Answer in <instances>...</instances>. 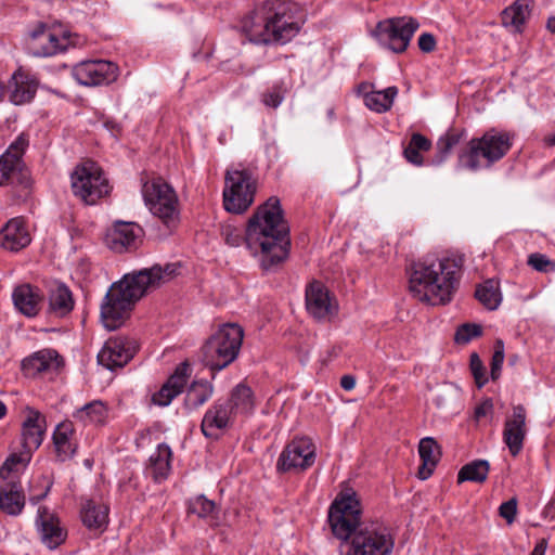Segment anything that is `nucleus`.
Wrapping results in <instances>:
<instances>
[{
    "label": "nucleus",
    "mask_w": 555,
    "mask_h": 555,
    "mask_svg": "<svg viewBox=\"0 0 555 555\" xmlns=\"http://www.w3.org/2000/svg\"><path fill=\"white\" fill-rule=\"evenodd\" d=\"M221 235L231 247L240 246L244 240L253 254L259 249L260 266L267 271L283 262L289 254V227L276 196L269 197L257 208L247 222L244 237L241 230L231 224L221 227Z\"/></svg>",
    "instance_id": "nucleus-1"
},
{
    "label": "nucleus",
    "mask_w": 555,
    "mask_h": 555,
    "mask_svg": "<svg viewBox=\"0 0 555 555\" xmlns=\"http://www.w3.org/2000/svg\"><path fill=\"white\" fill-rule=\"evenodd\" d=\"M179 263L154 264L139 271L125 274L115 282L101 305V319L104 326L114 331L129 318L137 301L145 294L158 288L178 274Z\"/></svg>",
    "instance_id": "nucleus-2"
},
{
    "label": "nucleus",
    "mask_w": 555,
    "mask_h": 555,
    "mask_svg": "<svg viewBox=\"0 0 555 555\" xmlns=\"http://www.w3.org/2000/svg\"><path fill=\"white\" fill-rule=\"evenodd\" d=\"M297 11L292 1L266 0L242 18L241 30L254 43H286L300 30Z\"/></svg>",
    "instance_id": "nucleus-3"
},
{
    "label": "nucleus",
    "mask_w": 555,
    "mask_h": 555,
    "mask_svg": "<svg viewBox=\"0 0 555 555\" xmlns=\"http://www.w3.org/2000/svg\"><path fill=\"white\" fill-rule=\"evenodd\" d=\"M463 264L462 255L413 263L410 274L411 293L420 301L433 306L450 302L457 289Z\"/></svg>",
    "instance_id": "nucleus-4"
},
{
    "label": "nucleus",
    "mask_w": 555,
    "mask_h": 555,
    "mask_svg": "<svg viewBox=\"0 0 555 555\" xmlns=\"http://www.w3.org/2000/svg\"><path fill=\"white\" fill-rule=\"evenodd\" d=\"M513 140L514 133L491 128L480 138L472 139L467 147L460 153L459 159L470 170L490 168L508 153Z\"/></svg>",
    "instance_id": "nucleus-5"
},
{
    "label": "nucleus",
    "mask_w": 555,
    "mask_h": 555,
    "mask_svg": "<svg viewBox=\"0 0 555 555\" xmlns=\"http://www.w3.org/2000/svg\"><path fill=\"white\" fill-rule=\"evenodd\" d=\"M243 330L236 324L221 326L203 346V361L211 371H220L232 363L241 349Z\"/></svg>",
    "instance_id": "nucleus-6"
},
{
    "label": "nucleus",
    "mask_w": 555,
    "mask_h": 555,
    "mask_svg": "<svg viewBox=\"0 0 555 555\" xmlns=\"http://www.w3.org/2000/svg\"><path fill=\"white\" fill-rule=\"evenodd\" d=\"M142 194L150 211L169 229L179 223V201L175 190L160 177L143 183Z\"/></svg>",
    "instance_id": "nucleus-7"
},
{
    "label": "nucleus",
    "mask_w": 555,
    "mask_h": 555,
    "mask_svg": "<svg viewBox=\"0 0 555 555\" xmlns=\"http://www.w3.org/2000/svg\"><path fill=\"white\" fill-rule=\"evenodd\" d=\"M395 538L378 520L364 521L350 541L346 555H391Z\"/></svg>",
    "instance_id": "nucleus-8"
},
{
    "label": "nucleus",
    "mask_w": 555,
    "mask_h": 555,
    "mask_svg": "<svg viewBox=\"0 0 555 555\" xmlns=\"http://www.w3.org/2000/svg\"><path fill=\"white\" fill-rule=\"evenodd\" d=\"M328 522L333 534L343 541H350L364 521L361 520L360 503L356 493H340L328 511Z\"/></svg>",
    "instance_id": "nucleus-9"
},
{
    "label": "nucleus",
    "mask_w": 555,
    "mask_h": 555,
    "mask_svg": "<svg viewBox=\"0 0 555 555\" xmlns=\"http://www.w3.org/2000/svg\"><path fill=\"white\" fill-rule=\"evenodd\" d=\"M73 194L87 205H94L109 193L102 169L91 160L77 165L70 175Z\"/></svg>",
    "instance_id": "nucleus-10"
},
{
    "label": "nucleus",
    "mask_w": 555,
    "mask_h": 555,
    "mask_svg": "<svg viewBox=\"0 0 555 555\" xmlns=\"http://www.w3.org/2000/svg\"><path fill=\"white\" fill-rule=\"evenodd\" d=\"M223 205L227 211L242 214L254 203L256 183L247 169H229L225 172Z\"/></svg>",
    "instance_id": "nucleus-11"
},
{
    "label": "nucleus",
    "mask_w": 555,
    "mask_h": 555,
    "mask_svg": "<svg viewBox=\"0 0 555 555\" xmlns=\"http://www.w3.org/2000/svg\"><path fill=\"white\" fill-rule=\"evenodd\" d=\"M418 27L420 23L413 17H392L378 22L373 36L382 46L396 53H402Z\"/></svg>",
    "instance_id": "nucleus-12"
},
{
    "label": "nucleus",
    "mask_w": 555,
    "mask_h": 555,
    "mask_svg": "<svg viewBox=\"0 0 555 555\" xmlns=\"http://www.w3.org/2000/svg\"><path fill=\"white\" fill-rule=\"evenodd\" d=\"M315 460V448L307 438L294 439L282 451L278 460L279 472L305 470Z\"/></svg>",
    "instance_id": "nucleus-13"
},
{
    "label": "nucleus",
    "mask_w": 555,
    "mask_h": 555,
    "mask_svg": "<svg viewBox=\"0 0 555 555\" xmlns=\"http://www.w3.org/2000/svg\"><path fill=\"white\" fill-rule=\"evenodd\" d=\"M116 64L98 60L81 62L74 67L75 79L83 86L108 85L116 80L118 74Z\"/></svg>",
    "instance_id": "nucleus-14"
},
{
    "label": "nucleus",
    "mask_w": 555,
    "mask_h": 555,
    "mask_svg": "<svg viewBox=\"0 0 555 555\" xmlns=\"http://www.w3.org/2000/svg\"><path fill=\"white\" fill-rule=\"evenodd\" d=\"M139 345L134 339L127 337L109 338L98 354L100 364L108 370L122 367L138 351Z\"/></svg>",
    "instance_id": "nucleus-15"
},
{
    "label": "nucleus",
    "mask_w": 555,
    "mask_h": 555,
    "mask_svg": "<svg viewBox=\"0 0 555 555\" xmlns=\"http://www.w3.org/2000/svg\"><path fill=\"white\" fill-rule=\"evenodd\" d=\"M526 421V408L517 404L512 408V413L504 422L503 441L513 456H517L522 450L524 440L527 435Z\"/></svg>",
    "instance_id": "nucleus-16"
},
{
    "label": "nucleus",
    "mask_w": 555,
    "mask_h": 555,
    "mask_svg": "<svg viewBox=\"0 0 555 555\" xmlns=\"http://www.w3.org/2000/svg\"><path fill=\"white\" fill-rule=\"evenodd\" d=\"M142 228L135 222L117 221L107 232L106 245L114 251L122 253L137 246Z\"/></svg>",
    "instance_id": "nucleus-17"
},
{
    "label": "nucleus",
    "mask_w": 555,
    "mask_h": 555,
    "mask_svg": "<svg viewBox=\"0 0 555 555\" xmlns=\"http://www.w3.org/2000/svg\"><path fill=\"white\" fill-rule=\"evenodd\" d=\"M190 372L191 367L186 361L180 363L162 388L152 396V402L159 406H167L182 392L190 376Z\"/></svg>",
    "instance_id": "nucleus-18"
},
{
    "label": "nucleus",
    "mask_w": 555,
    "mask_h": 555,
    "mask_svg": "<svg viewBox=\"0 0 555 555\" xmlns=\"http://www.w3.org/2000/svg\"><path fill=\"white\" fill-rule=\"evenodd\" d=\"M25 411L27 416L23 422L22 440L23 448L25 451H27L28 454H30L42 443L43 435L47 428V421L39 411L30 406H27Z\"/></svg>",
    "instance_id": "nucleus-19"
},
{
    "label": "nucleus",
    "mask_w": 555,
    "mask_h": 555,
    "mask_svg": "<svg viewBox=\"0 0 555 555\" xmlns=\"http://www.w3.org/2000/svg\"><path fill=\"white\" fill-rule=\"evenodd\" d=\"M66 38L57 37L41 24L31 33L29 49L35 56H52L66 50Z\"/></svg>",
    "instance_id": "nucleus-20"
},
{
    "label": "nucleus",
    "mask_w": 555,
    "mask_h": 555,
    "mask_svg": "<svg viewBox=\"0 0 555 555\" xmlns=\"http://www.w3.org/2000/svg\"><path fill=\"white\" fill-rule=\"evenodd\" d=\"M232 410L225 402H215L205 413L201 430L206 438L218 439L219 433L231 424Z\"/></svg>",
    "instance_id": "nucleus-21"
},
{
    "label": "nucleus",
    "mask_w": 555,
    "mask_h": 555,
    "mask_svg": "<svg viewBox=\"0 0 555 555\" xmlns=\"http://www.w3.org/2000/svg\"><path fill=\"white\" fill-rule=\"evenodd\" d=\"M306 307L308 312L315 319H325L333 313L334 306L330 292L319 281L310 283L306 289Z\"/></svg>",
    "instance_id": "nucleus-22"
},
{
    "label": "nucleus",
    "mask_w": 555,
    "mask_h": 555,
    "mask_svg": "<svg viewBox=\"0 0 555 555\" xmlns=\"http://www.w3.org/2000/svg\"><path fill=\"white\" fill-rule=\"evenodd\" d=\"M1 246L9 251H20L30 242V233L25 220L21 217L13 218L0 231Z\"/></svg>",
    "instance_id": "nucleus-23"
},
{
    "label": "nucleus",
    "mask_w": 555,
    "mask_h": 555,
    "mask_svg": "<svg viewBox=\"0 0 555 555\" xmlns=\"http://www.w3.org/2000/svg\"><path fill=\"white\" fill-rule=\"evenodd\" d=\"M62 365V358L54 349H42L22 361V371L27 377L59 369Z\"/></svg>",
    "instance_id": "nucleus-24"
},
{
    "label": "nucleus",
    "mask_w": 555,
    "mask_h": 555,
    "mask_svg": "<svg viewBox=\"0 0 555 555\" xmlns=\"http://www.w3.org/2000/svg\"><path fill=\"white\" fill-rule=\"evenodd\" d=\"M38 87V80L20 67L13 73L10 79V88H12L10 94L11 103L25 104L30 102L37 92Z\"/></svg>",
    "instance_id": "nucleus-25"
},
{
    "label": "nucleus",
    "mask_w": 555,
    "mask_h": 555,
    "mask_svg": "<svg viewBox=\"0 0 555 555\" xmlns=\"http://www.w3.org/2000/svg\"><path fill=\"white\" fill-rule=\"evenodd\" d=\"M12 298L16 309L24 315L31 318L39 313L43 295L36 286L22 284L14 288Z\"/></svg>",
    "instance_id": "nucleus-26"
},
{
    "label": "nucleus",
    "mask_w": 555,
    "mask_h": 555,
    "mask_svg": "<svg viewBox=\"0 0 555 555\" xmlns=\"http://www.w3.org/2000/svg\"><path fill=\"white\" fill-rule=\"evenodd\" d=\"M38 525L42 542L50 548H55L65 541L66 533L60 526L59 519L48 513L46 507L38 511Z\"/></svg>",
    "instance_id": "nucleus-27"
},
{
    "label": "nucleus",
    "mask_w": 555,
    "mask_h": 555,
    "mask_svg": "<svg viewBox=\"0 0 555 555\" xmlns=\"http://www.w3.org/2000/svg\"><path fill=\"white\" fill-rule=\"evenodd\" d=\"M74 426L69 421L59 424L53 433V443L56 456L61 462L70 459L76 452V444L72 442Z\"/></svg>",
    "instance_id": "nucleus-28"
},
{
    "label": "nucleus",
    "mask_w": 555,
    "mask_h": 555,
    "mask_svg": "<svg viewBox=\"0 0 555 555\" xmlns=\"http://www.w3.org/2000/svg\"><path fill=\"white\" fill-rule=\"evenodd\" d=\"M75 300L70 289L65 284H56L49 292V312L63 318L72 312Z\"/></svg>",
    "instance_id": "nucleus-29"
},
{
    "label": "nucleus",
    "mask_w": 555,
    "mask_h": 555,
    "mask_svg": "<svg viewBox=\"0 0 555 555\" xmlns=\"http://www.w3.org/2000/svg\"><path fill=\"white\" fill-rule=\"evenodd\" d=\"M25 505V496L21 485L10 481L0 489V509L4 513L16 516Z\"/></svg>",
    "instance_id": "nucleus-30"
},
{
    "label": "nucleus",
    "mask_w": 555,
    "mask_h": 555,
    "mask_svg": "<svg viewBox=\"0 0 555 555\" xmlns=\"http://www.w3.org/2000/svg\"><path fill=\"white\" fill-rule=\"evenodd\" d=\"M531 2V0H515L509 7L503 10L501 14L502 25L520 31L522 25L530 16Z\"/></svg>",
    "instance_id": "nucleus-31"
},
{
    "label": "nucleus",
    "mask_w": 555,
    "mask_h": 555,
    "mask_svg": "<svg viewBox=\"0 0 555 555\" xmlns=\"http://www.w3.org/2000/svg\"><path fill=\"white\" fill-rule=\"evenodd\" d=\"M214 393V385L206 379L193 380L186 390L184 406L196 410L205 404Z\"/></svg>",
    "instance_id": "nucleus-32"
},
{
    "label": "nucleus",
    "mask_w": 555,
    "mask_h": 555,
    "mask_svg": "<svg viewBox=\"0 0 555 555\" xmlns=\"http://www.w3.org/2000/svg\"><path fill=\"white\" fill-rule=\"evenodd\" d=\"M357 94L362 99L364 104H383L384 102L391 104L398 94L397 87H389L383 91H376L371 82H361L356 88Z\"/></svg>",
    "instance_id": "nucleus-33"
},
{
    "label": "nucleus",
    "mask_w": 555,
    "mask_h": 555,
    "mask_svg": "<svg viewBox=\"0 0 555 555\" xmlns=\"http://www.w3.org/2000/svg\"><path fill=\"white\" fill-rule=\"evenodd\" d=\"M171 455V449L165 443L159 444L156 452L151 455L149 472L155 481L167 478L170 470Z\"/></svg>",
    "instance_id": "nucleus-34"
},
{
    "label": "nucleus",
    "mask_w": 555,
    "mask_h": 555,
    "mask_svg": "<svg viewBox=\"0 0 555 555\" xmlns=\"http://www.w3.org/2000/svg\"><path fill=\"white\" fill-rule=\"evenodd\" d=\"M232 413L248 414L255 408L254 393L250 387L245 384H238L231 392L229 402Z\"/></svg>",
    "instance_id": "nucleus-35"
},
{
    "label": "nucleus",
    "mask_w": 555,
    "mask_h": 555,
    "mask_svg": "<svg viewBox=\"0 0 555 555\" xmlns=\"http://www.w3.org/2000/svg\"><path fill=\"white\" fill-rule=\"evenodd\" d=\"M108 507L88 500L81 508L82 522L90 529H100L107 524Z\"/></svg>",
    "instance_id": "nucleus-36"
},
{
    "label": "nucleus",
    "mask_w": 555,
    "mask_h": 555,
    "mask_svg": "<svg viewBox=\"0 0 555 555\" xmlns=\"http://www.w3.org/2000/svg\"><path fill=\"white\" fill-rule=\"evenodd\" d=\"M490 470L489 462L486 460H475L465 464L457 474V482L473 481L482 483L487 480Z\"/></svg>",
    "instance_id": "nucleus-37"
},
{
    "label": "nucleus",
    "mask_w": 555,
    "mask_h": 555,
    "mask_svg": "<svg viewBox=\"0 0 555 555\" xmlns=\"http://www.w3.org/2000/svg\"><path fill=\"white\" fill-rule=\"evenodd\" d=\"M107 416V409L100 400H94L78 409L74 417L85 424H102Z\"/></svg>",
    "instance_id": "nucleus-38"
},
{
    "label": "nucleus",
    "mask_w": 555,
    "mask_h": 555,
    "mask_svg": "<svg viewBox=\"0 0 555 555\" xmlns=\"http://www.w3.org/2000/svg\"><path fill=\"white\" fill-rule=\"evenodd\" d=\"M475 297L489 310H495L502 300L499 285L494 280H487L476 288Z\"/></svg>",
    "instance_id": "nucleus-39"
},
{
    "label": "nucleus",
    "mask_w": 555,
    "mask_h": 555,
    "mask_svg": "<svg viewBox=\"0 0 555 555\" xmlns=\"http://www.w3.org/2000/svg\"><path fill=\"white\" fill-rule=\"evenodd\" d=\"M430 146L431 142L427 138L421 133H413L409 144L404 147L403 155L409 163L421 166L424 160L421 152L428 151Z\"/></svg>",
    "instance_id": "nucleus-40"
},
{
    "label": "nucleus",
    "mask_w": 555,
    "mask_h": 555,
    "mask_svg": "<svg viewBox=\"0 0 555 555\" xmlns=\"http://www.w3.org/2000/svg\"><path fill=\"white\" fill-rule=\"evenodd\" d=\"M216 509V503L203 494L191 499L188 504V513L195 514L199 518L214 516Z\"/></svg>",
    "instance_id": "nucleus-41"
},
{
    "label": "nucleus",
    "mask_w": 555,
    "mask_h": 555,
    "mask_svg": "<svg viewBox=\"0 0 555 555\" xmlns=\"http://www.w3.org/2000/svg\"><path fill=\"white\" fill-rule=\"evenodd\" d=\"M418 453L422 462L437 465L440 460V448L431 437L423 438L418 444Z\"/></svg>",
    "instance_id": "nucleus-42"
},
{
    "label": "nucleus",
    "mask_w": 555,
    "mask_h": 555,
    "mask_svg": "<svg viewBox=\"0 0 555 555\" xmlns=\"http://www.w3.org/2000/svg\"><path fill=\"white\" fill-rule=\"evenodd\" d=\"M291 93V85L281 81L272 86L271 89L268 90L263 94L262 102L263 104H281L283 101L287 99V95Z\"/></svg>",
    "instance_id": "nucleus-43"
},
{
    "label": "nucleus",
    "mask_w": 555,
    "mask_h": 555,
    "mask_svg": "<svg viewBox=\"0 0 555 555\" xmlns=\"http://www.w3.org/2000/svg\"><path fill=\"white\" fill-rule=\"evenodd\" d=\"M461 137V132L451 129L438 140L437 150L440 156V160L444 159L446 156L451 152L453 146L460 142Z\"/></svg>",
    "instance_id": "nucleus-44"
},
{
    "label": "nucleus",
    "mask_w": 555,
    "mask_h": 555,
    "mask_svg": "<svg viewBox=\"0 0 555 555\" xmlns=\"http://www.w3.org/2000/svg\"><path fill=\"white\" fill-rule=\"evenodd\" d=\"M18 160H13L11 155H2L0 157V185L8 184L12 181L18 166Z\"/></svg>",
    "instance_id": "nucleus-45"
},
{
    "label": "nucleus",
    "mask_w": 555,
    "mask_h": 555,
    "mask_svg": "<svg viewBox=\"0 0 555 555\" xmlns=\"http://www.w3.org/2000/svg\"><path fill=\"white\" fill-rule=\"evenodd\" d=\"M482 334V327L478 324L465 323L462 324L455 333V341L457 344H467L473 338Z\"/></svg>",
    "instance_id": "nucleus-46"
},
{
    "label": "nucleus",
    "mask_w": 555,
    "mask_h": 555,
    "mask_svg": "<svg viewBox=\"0 0 555 555\" xmlns=\"http://www.w3.org/2000/svg\"><path fill=\"white\" fill-rule=\"evenodd\" d=\"M30 459V454L25 451L22 454H12L10 455L5 462L0 467V478L8 479L10 474L15 469L17 464H23L28 462Z\"/></svg>",
    "instance_id": "nucleus-47"
},
{
    "label": "nucleus",
    "mask_w": 555,
    "mask_h": 555,
    "mask_svg": "<svg viewBox=\"0 0 555 555\" xmlns=\"http://www.w3.org/2000/svg\"><path fill=\"white\" fill-rule=\"evenodd\" d=\"M469 365L477 387L481 388L482 386H485L488 379L486 377V369L477 353L474 352L470 354Z\"/></svg>",
    "instance_id": "nucleus-48"
},
{
    "label": "nucleus",
    "mask_w": 555,
    "mask_h": 555,
    "mask_svg": "<svg viewBox=\"0 0 555 555\" xmlns=\"http://www.w3.org/2000/svg\"><path fill=\"white\" fill-rule=\"evenodd\" d=\"M504 361V344L496 340L495 350L491 360V378L495 380L500 376L501 367Z\"/></svg>",
    "instance_id": "nucleus-49"
},
{
    "label": "nucleus",
    "mask_w": 555,
    "mask_h": 555,
    "mask_svg": "<svg viewBox=\"0 0 555 555\" xmlns=\"http://www.w3.org/2000/svg\"><path fill=\"white\" fill-rule=\"evenodd\" d=\"M528 264L539 272H547L554 269L552 261L542 254L534 253L528 257Z\"/></svg>",
    "instance_id": "nucleus-50"
},
{
    "label": "nucleus",
    "mask_w": 555,
    "mask_h": 555,
    "mask_svg": "<svg viewBox=\"0 0 555 555\" xmlns=\"http://www.w3.org/2000/svg\"><path fill=\"white\" fill-rule=\"evenodd\" d=\"M28 146L27 137L22 133L18 138L10 145L5 155H11L13 160H21L26 147Z\"/></svg>",
    "instance_id": "nucleus-51"
},
{
    "label": "nucleus",
    "mask_w": 555,
    "mask_h": 555,
    "mask_svg": "<svg viewBox=\"0 0 555 555\" xmlns=\"http://www.w3.org/2000/svg\"><path fill=\"white\" fill-rule=\"evenodd\" d=\"M499 514L506 520L507 524H512L517 514V500L512 498L508 501L502 503L499 507Z\"/></svg>",
    "instance_id": "nucleus-52"
},
{
    "label": "nucleus",
    "mask_w": 555,
    "mask_h": 555,
    "mask_svg": "<svg viewBox=\"0 0 555 555\" xmlns=\"http://www.w3.org/2000/svg\"><path fill=\"white\" fill-rule=\"evenodd\" d=\"M418 48L425 53L433 52L436 48V39L429 33H424L418 38Z\"/></svg>",
    "instance_id": "nucleus-53"
},
{
    "label": "nucleus",
    "mask_w": 555,
    "mask_h": 555,
    "mask_svg": "<svg viewBox=\"0 0 555 555\" xmlns=\"http://www.w3.org/2000/svg\"><path fill=\"white\" fill-rule=\"evenodd\" d=\"M493 412V402L492 399H485L475 408V420L479 421L481 417H485Z\"/></svg>",
    "instance_id": "nucleus-54"
},
{
    "label": "nucleus",
    "mask_w": 555,
    "mask_h": 555,
    "mask_svg": "<svg viewBox=\"0 0 555 555\" xmlns=\"http://www.w3.org/2000/svg\"><path fill=\"white\" fill-rule=\"evenodd\" d=\"M436 465H431L430 463L422 462V465L418 468L417 476L422 480H426L429 478L434 472Z\"/></svg>",
    "instance_id": "nucleus-55"
},
{
    "label": "nucleus",
    "mask_w": 555,
    "mask_h": 555,
    "mask_svg": "<svg viewBox=\"0 0 555 555\" xmlns=\"http://www.w3.org/2000/svg\"><path fill=\"white\" fill-rule=\"evenodd\" d=\"M340 386L345 390H351L356 386V378L351 375H344L340 378Z\"/></svg>",
    "instance_id": "nucleus-56"
},
{
    "label": "nucleus",
    "mask_w": 555,
    "mask_h": 555,
    "mask_svg": "<svg viewBox=\"0 0 555 555\" xmlns=\"http://www.w3.org/2000/svg\"><path fill=\"white\" fill-rule=\"evenodd\" d=\"M44 480L47 482L44 491L42 493H40V494H36V495H31L30 496V502H33L34 504H37L39 501L43 500L48 495V493H49V491H50V489L52 487V481L48 480L47 478H44Z\"/></svg>",
    "instance_id": "nucleus-57"
},
{
    "label": "nucleus",
    "mask_w": 555,
    "mask_h": 555,
    "mask_svg": "<svg viewBox=\"0 0 555 555\" xmlns=\"http://www.w3.org/2000/svg\"><path fill=\"white\" fill-rule=\"evenodd\" d=\"M546 547L547 542L545 539H542L537 543L533 551L531 552V555H545Z\"/></svg>",
    "instance_id": "nucleus-58"
},
{
    "label": "nucleus",
    "mask_w": 555,
    "mask_h": 555,
    "mask_svg": "<svg viewBox=\"0 0 555 555\" xmlns=\"http://www.w3.org/2000/svg\"><path fill=\"white\" fill-rule=\"evenodd\" d=\"M543 141L546 146H555V132L553 134L545 135Z\"/></svg>",
    "instance_id": "nucleus-59"
},
{
    "label": "nucleus",
    "mask_w": 555,
    "mask_h": 555,
    "mask_svg": "<svg viewBox=\"0 0 555 555\" xmlns=\"http://www.w3.org/2000/svg\"><path fill=\"white\" fill-rule=\"evenodd\" d=\"M546 27L551 33H555V17H550L547 20Z\"/></svg>",
    "instance_id": "nucleus-60"
},
{
    "label": "nucleus",
    "mask_w": 555,
    "mask_h": 555,
    "mask_svg": "<svg viewBox=\"0 0 555 555\" xmlns=\"http://www.w3.org/2000/svg\"><path fill=\"white\" fill-rule=\"evenodd\" d=\"M371 109L375 111L376 113H385L387 112L391 106H369Z\"/></svg>",
    "instance_id": "nucleus-61"
},
{
    "label": "nucleus",
    "mask_w": 555,
    "mask_h": 555,
    "mask_svg": "<svg viewBox=\"0 0 555 555\" xmlns=\"http://www.w3.org/2000/svg\"><path fill=\"white\" fill-rule=\"evenodd\" d=\"M7 413V406L5 404L0 400V420Z\"/></svg>",
    "instance_id": "nucleus-62"
},
{
    "label": "nucleus",
    "mask_w": 555,
    "mask_h": 555,
    "mask_svg": "<svg viewBox=\"0 0 555 555\" xmlns=\"http://www.w3.org/2000/svg\"><path fill=\"white\" fill-rule=\"evenodd\" d=\"M4 93H5V91H4V86H3L2 83H0V102H2V101H3V99H4Z\"/></svg>",
    "instance_id": "nucleus-63"
}]
</instances>
